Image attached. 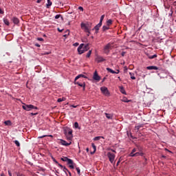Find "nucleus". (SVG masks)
Returning a JSON list of instances; mask_svg holds the SVG:
<instances>
[{
    "mask_svg": "<svg viewBox=\"0 0 176 176\" xmlns=\"http://www.w3.org/2000/svg\"><path fill=\"white\" fill-rule=\"evenodd\" d=\"M84 46V47H83ZM90 47H89V44L85 45V44L82 43L78 47V52L79 54H83L84 52H87Z\"/></svg>",
    "mask_w": 176,
    "mask_h": 176,
    "instance_id": "f257e3e1",
    "label": "nucleus"
},
{
    "mask_svg": "<svg viewBox=\"0 0 176 176\" xmlns=\"http://www.w3.org/2000/svg\"><path fill=\"white\" fill-rule=\"evenodd\" d=\"M81 28L85 31V32L87 33V36H89L90 35V30L91 28L86 23H82L80 25Z\"/></svg>",
    "mask_w": 176,
    "mask_h": 176,
    "instance_id": "f03ea898",
    "label": "nucleus"
},
{
    "mask_svg": "<svg viewBox=\"0 0 176 176\" xmlns=\"http://www.w3.org/2000/svg\"><path fill=\"white\" fill-rule=\"evenodd\" d=\"M61 160H62L63 162H67V164H70V165L69 166V167L70 168H74V161H72V160L69 159V158L67 157H62V158H61Z\"/></svg>",
    "mask_w": 176,
    "mask_h": 176,
    "instance_id": "7ed1b4c3",
    "label": "nucleus"
},
{
    "mask_svg": "<svg viewBox=\"0 0 176 176\" xmlns=\"http://www.w3.org/2000/svg\"><path fill=\"white\" fill-rule=\"evenodd\" d=\"M65 135L68 141H72V138L74 137V135H72V130H69L68 131L67 130H65Z\"/></svg>",
    "mask_w": 176,
    "mask_h": 176,
    "instance_id": "20e7f679",
    "label": "nucleus"
},
{
    "mask_svg": "<svg viewBox=\"0 0 176 176\" xmlns=\"http://www.w3.org/2000/svg\"><path fill=\"white\" fill-rule=\"evenodd\" d=\"M23 109L25 111H31V109H38V107H34L32 104H24L22 106Z\"/></svg>",
    "mask_w": 176,
    "mask_h": 176,
    "instance_id": "39448f33",
    "label": "nucleus"
},
{
    "mask_svg": "<svg viewBox=\"0 0 176 176\" xmlns=\"http://www.w3.org/2000/svg\"><path fill=\"white\" fill-rule=\"evenodd\" d=\"M107 157L109 158V162L112 164H115V157H116L115 154H113V153H112L111 152H109V153H107Z\"/></svg>",
    "mask_w": 176,
    "mask_h": 176,
    "instance_id": "423d86ee",
    "label": "nucleus"
},
{
    "mask_svg": "<svg viewBox=\"0 0 176 176\" xmlns=\"http://www.w3.org/2000/svg\"><path fill=\"white\" fill-rule=\"evenodd\" d=\"M100 91L104 94V96H109V91L107 87H100Z\"/></svg>",
    "mask_w": 176,
    "mask_h": 176,
    "instance_id": "0eeeda50",
    "label": "nucleus"
},
{
    "mask_svg": "<svg viewBox=\"0 0 176 176\" xmlns=\"http://www.w3.org/2000/svg\"><path fill=\"white\" fill-rule=\"evenodd\" d=\"M111 47H112V45L111 44V43H109L104 47V53L108 54V53H109V50L111 49Z\"/></svg>",
    "mask_w": 176,
    "mask_h": 176,
    "instance_id": "6e6552de",
    "label": "nucleus"
},
{
    "mask_svg": "<svg viewBox=\"0 0 176 176\" xmlns=\"http://www.w3.org/2000/svg\"><path fill=\"white\" fill-rule=\"evenodd\" d=\"M60 144L61 145L65 146H69V145H71V144H72V141H69V142H67L65 140H62V139H60Z\"/></svg>",
    "mask_w": 176,
    "mask_h": 176,
    "instance_id": "1a4fd4ad",
    "label": "nucleus"
},
{
    "mask_svg": "<svg viewBox=\"0 0 176 176\" xmlns=\"http://www.w3.org/2000/svg\"><path fill=\"white\" fill-rule=\"evenodd\" d=\"M93 79L94 80H96L97 82H100V80H101V77H100V76H98V73H97V71H96L94 73Z\"/></svg>",
    "mask_w": 176,
    "mask_h": 176,
    "instance_id": "9d476101",
    "label": "nucleus"
},
{
    "mask_svg": "<svg viewBox=\"0 0 176 176\" xmlns=\"http://www.w3.org/2000/svg\"><path fill=\"white\" fill-rule=\"evenodd\" d=\"M95 60L96 61V63H103V61H106V59L101 56H97L95 58Z\"/></svg>",
    "mask_w": 176,
    "mask_h": 176,
    "instance_id": "9b49d317",
    "label": "nucleus"
},
{
    "mask_svg": "<svg viewBox=\"0 0 176 176\" xmlns=\"http://www.w3.org/2000/svg\"><path fill=\"white\" fill-rule=\"evenodd\" d=\"M75 85H78L80 87H83V90H85V87H86V83L85 82L80 83L79 82L75 81Z\"/></svg>",
    "mask_w": 176,
    "mask_h": 176,
    "instance_id": "f8f14e48",
    "label": "nucleus"
},
{
    "mask_svg": "<svg viewBox=\"0 0 176 176\" xmlns=\"http://www.w3.org/2000/svg\"><path fill=\"white\" fill-rule=\"evenodd\" d=\"M102 25V23H101L99 22V23H98V25H96L94 27V30H96V34L98 32V30H100V28Z\"/></svg>",
    "mask_w": 176,
    "mask_h": 176,
    "instance_id": "ddd939ff",
    "label": "nucleus"
},
{
    "mask_svg": "<svg viewBox=\"0 0 176 176\" xmlns=\"http://www.w3.org/2000/svg\"><path fill=\"white\" fill-rule=\"evenodd\" d=\"M80 78H87V76L83 75V74H80L78 76H77L76 78H75V82H76L78 80V79H79Z\"/></svg>",
    "mask_w": 176,
    "mask_h": 176,
    "instance_id": "4468645a",
    "label": "nucleus"
},
{
    "mask_svg": "<svg viewBox=\"0 0 176 176\" xmlns=\"http://www.w3.org/2000/svg\"><path fill=\"white\" fill-rule=\"evenodd\" d=\"M12 21L14 23V24H19V23H20V21L17 17L12 18Z\"/></svg>",
    "mask_w": 176,
    "mask_h": 176,
    "instance_id": "2eb2a0df",
    "label": "nucleus"
},
{
    "mask_svg": "<svg viewBox=\"0 0 176 176\" xmlns=\"http://www.w3.org/2000/svg\"><path fill=\"white\" fill-rule=\"evenodd\" d=\"M140 155H142V153H135L133 155V153H130L129 156H131V157H137V156H140Z\"/></svg>",
    "mask_w": 176,
    "mask_h": 176,
    "instance_id": "dca6fc26",
    "label": "nucleus"
},
{
    "mask_svg": "<svg viewBox=\"0 0 176 176\" xmlns=\"http://www.w3.org/2000/svg\"><path fill=\"white\" fill-rule=\"evenodd\" d=\"M146 69H155V71H157V69H159V67H157V66H148L146 67Z\"/></svg>",
    "mask_w": 176,
    "mask_h": 176,
    "instance_id": "f3484780",
    "label": "nucleus"
},
{
    "mask_svg": "<svg viewBox=\"0 0 176 176\" xmlns=\"http://www.w3.org/2000/svg\"><path fill=\"white\" fill-rule=\"evenodd\" d=\"M91 146L94 149V151L93 152H91V155H94V153H96V144H94V143H92L91 144Z\"/></svg>",
    "mask_w": 176,
    "mask_h": 176,
    "instance_id": "a211bd4d",
    "label": "nucleus"
},
{
    "mask_svg": "<svg viewBox=\"0 0 176 176\" xmlns=\"http://www.w3.org/2000/svg\"><path fill=\"white\" fill-rule=\"evenodd\" d=\"M120 91L122 94H126V90H124V88L123 87H120Z\"/></svg>",
    "mask_w": 176,
    "mask_h": 176,
    "instance_id": "6ab92c4d",
    "label": "nucleus"
},
{
    "mask_svg": "<svg viewBox=\"0 0 176 176\" xmlns=\"http://www.w3.org/2000/svg\"><path fill=\"white\" fill-rule=\"evenodd\" d=\"M4 124L6 126H12V122L10 120H6L4 122Z\"/></svg>",
    "mask_w": 176,
    "mask_h": 176,
    "instance_id": "aec40b11",
    "label": "nucleus"
},
{
    "mask_svg": "<svg viewBox=\"0 0 176 176\" xmlns=\"http://www.w3.org/2000/svg\"><path fill=\"white\" fill-rule=\"evenodd\" d=\"M106 118H107V119H112V115L108 113H104Z\"/></svg>",
    "mask_w": 176,
    "mask_h": 176,
    "instance_id": "412c9836",
    "label": "nucleus"
},
{
    "mask_svg": "<svg viewBox=\"0 0 176 176\" xmlns=\"http://www.w3.org/2000/svg\"><path fill=\"white\" fill-rule=\"evenodd\" d=\"M47 3L46 4V7L47 8H50V6H52V3L50 0H47Z\"/></svg>",
    "mask_w": 176,
    "mask_h": 176,
    "instance_id": "4be33fe9",
    "label": "nucleus"
},
{
    "mask_svg": "<svg viewBox=\"0 0 176 176\" xmlns=\"http://www.w3.org/2000/svg\"><path fill=\"white\" fill-rule=\"evenodd\" d=\"M3 23L6 24V25H10V23H9V20H8V19H3Z\"/></svg>",
    "mask_w": 176,
    "mask_h": 176,
    "instance_id": "5701e85b",
    "label": "nucleus"
},
{
    "mask_svg": "<svg viewBox=\"0 0 176 176\" xmlns=\"http://www.w3.org/2000/svg\"><path fill=\"white\" fill-rule=\"evenodd\" d=\"M101 138H104V137H102V136H97V137H95V138H94V141H98V140H101Z\"/></svg>",
    "mask_w": 176,
    "mask_h": 176,
    "instance_id": "b1692460",
    "label": "nucleus"
},
{
    "mask_svg": "<svg viewBox=\"0 0 176 176\" xmlns=\"http://www.w3.org/2000/svg\"><path fill=\"white\" fill-rule=\"evenodd\" d=\"M107 30H109V26L108 25H104V26L102 27V30H103V31H107Z\"/></svg>",
    "mask_w": 176,
    "mask_h": 176,
    "instance_id": "393cba45",
    "label": "nucleus"
},
{
    "mask_svg": "<svg viewBox=\"0 0 176 176\" xmlns=\"http://www.w3.org/2000/svg\"><path fill=\"white\" fill-rule=\"evenodd\" d=\"M107 71H108V72H110L111 74H115V71H113L112 69L107 67Z\"/></svg>",
    "mask_w": 176,
    "mask_h": 176,
    "instance_id": "a878e982",
    "label": "nucleus"
},
{
    "mask_svg": "<svg viewBox=\"0 0 176 176\" xmlns=\"http://www.w3.org/2000/svg\"><path fill=\"white\" fill-rule=\"evenodd\" d=\"M129 75H130V76H131V79H133V80H135V76H134V73L130 72V73H129Z\"/></svg>",
    "mask_w": 176,
    "mask_h": 176,
    "instance_id": "bb28decb",
    "label": "nucleus"
},
{
    "mask_svg": "<svg viewBox=\"0 0 176 176\" xmlns=\"http://www.w3.org/2000/svg\"><path fill=\"white\" fill-rule=\"evenodd\" d=\"M112 24V19H109L107 21V25H108L109 27Z\"/></svg>",
    "mask_w": 176,
    "mask_h": 176,
    "instance_id": "cd10ccee",
    "label": "nucleus"
},
{
    "mask_svg": "<svg viewBox=\"0 0 176 176\" xmlns=\"http://www.w3.org/2000/svg\"><path fill=\"white\" fill-rule=\"evenodd\" d=\"M147 56H148V58H150V59L156 58V57H157V55H156V54H154L153 56H149L147 54Z\"/></svg>",
    "mask_w": 176,
    "mask_h": 176,
    "instance_id": "c85d7f7f",
    "label": "nucleus"
},
{
    "mask_svg": "<svg viewBox=\"0 0 176 176\" xmlns=\"http://www.w3.org/2000/svg\"><path fill=\"white\" fill-rule=\"evenodd\" d=\"M57 101L58 102H63V101H65V98H58Z\"/></svg>",
    "mask_w": 176,
    "mask_h": 176,
    "instance_id": "c756f323",
    "label": "nucleus"
},
{
    "mask_svg": "<svg viewBox=\"0 0 176 176\" xmlns=\"http://www.w3.org/2000/svg\"><path fill=\"white\" fill-rule=\"evenodd\" d=\"M63 171H65V173L67 174V171L69 173V175H71V172L67 169V168L64 167L63 168Z\"/></svg>",
    "mask_w": 176,
    "mask_h": 176,
    "instance_id": "7c9ffc66",
    "label": "nucleus"
},
{
    "mask_svg": "<svg viewBox=\"0 0 176 176\" xmlns=\"http://www.w3.org/2000/svg\"><path fill=\"white\" fill-rule=\"evenodd\" d=\"M14 142L15 145H16V146H20V142H19V140H14Z\"/></svg>",
    "mask_w": 176,
    "mask_h": 176,
    "instance_id": "2f4dec72",
    "label": "nucleus"
},
{
    "mask_svg": "<svg viewBox=\"0 0 176 176\" xmlns=\"http://www.w3.org/2000/svg\"><path fill=\"white\" fill-rule=\"evenodd\" d=\"M104 17H105V15H102L101 17H100V24H102V21L104 20Z\"/></svg>",
    "mask_w": 176,
    "mask_h": 176,
    "instance_id": "473e14b6",
    "label": "nucleus"
},
{
    "mask_svg": "<svg viewBox=\"0 0 176 176\" xmlns=\"http://www.w3.org/2000/svg\"><path fill=\"white\" fill-rule=\"evenodd\" d=\"M45 137H50V141H52L53 140V135H45Z\"/></svg>",
    "mask_w": 176,
    "mask_h": 176,
    "instance_id": "72a5a7b5",
    "label": "nucleus"
},
{
    "mask_svg": "<svg viewBox=\"0 0 176 176\" xmlns=\"http://www.w3.org/2000/svg\"><path fill=\"white\" fill-rule=\"evenodd\" d=\"M60 17H61V19H63V16H61V14H56L55 16V19L57 20L58 19H60Z\"/></svg>",
    "mask_w": 176,
    "mask_h": 176,
    "instance_id": "f704fd0d",
    "label": "nucleus"
},
{
    "mask_svg": "<svg viewBox=\"0 0 176 176\" xmlns=\"http://www.w3.org/2000/svg\"><path fill=\"white\" fill-rule=\"evenodd\" d=\"M76 170L78 174V175H80V168H79L78 167H76Z\"/></svg>",
    "mask_w": 176,
    "mask_h": 176,
    "instance_id": "c9c22d12",
    "label": "nucleus"
},
{
    "mask_svg": "<svg viewBox=\"0 0 176 176\" xmlns=\"http://www.w3.org/2000/svg\"><path fill=\"white\" fill-rule=\"evenodd\" d=\"M90 56H91V50H89V52H88V53L87 54V57H90Z\"/></svg>",
    "mask_w": 176,
    "mask_h": 176,
    "instance_id": "e433bc0d",
    "label": "nucleus"
},
{
    "mask_svg": "<svg viewBox=\"0 0 176 176\" xmlns=\"http://www.w3.org/2000/svg\"><path fill=\"white\" fill-rule=\"evenodd\" d=\"M122 101H123V102H130V101H131V100H128L127 98H124V99L122 100Z\"/></svg>",
    "mask_w": 176,
    "mask_h": 176,
    "instance_id": "4c0bfd02",
    "label": "nucleus"
},
{
    "mask_svg": "<svg viewBox=\"0 0 176 176\" xmlns=\"http://www.w3.org/2000/svg\"><path fill=\"white\" fill-rule=\"evenodd\" d=\"M66 33H67V34H64L63 36L67 37V35H69V30H67L66 31Z\"/></svg>",
    "mask_w": 176,
    "mask_h": 176,
    "instance_id": "58836bf2",
    "label": "nucleus"
},
{
    "mask_svg": "<svg viewBox=\"0 0 176 176\" xmlns=\"http://www.w3.org/2000/svg\"><path fill=\"white\" fill-rule=\"evenodd\" d=\"M141 127H142V125H138L135 126L136 130H140V129H141Z\"/></svg>",
    "mask_w": 176,
    "mask_h": 176,
    "instance_id": "ea45409f",
    "label": "nucleus"
},
{
    "mask_svg": "<svg viewBox=\"0 0 176 176\" xmlns=\"http://www.w3.org/2000/svg\"><path fill=\"white\" fill-rule=\"evenodd\" d=\"M74 127H75L76 129H78V127H79V124H78V122H75V123H74Z\"/></svg>",
    "mask_w": 176,
    "mask_h": 176,
    "instance_id": "a19ab883",
    "label": "nucleus"
},
{
    "mask_svg": "<svg viewBox=\"0 0 176 176\" xmlns=\"http://www.w3.org/2000/svg\"><path fill=\"white\" fill-rule=\"evenodd\" d=\"M135 152H137V149L133 148L131 153H132V155H134Z\"/></svg>",
    "mask_w": 176,
    "mask_h": 176,
    "instance_id": "79ce46f5",
    "label": "nucleus"
},
{
    "mask_svg": "<svg viewBox=\"0 0 176 176\" xmlns=\"http://www.w3.org/2000/svg\"><path fill=\"white\" fill-rule=\"evenodd\" d=\"M78 10H81V12H83V7H81V6L78 7Z\"/></svg>",
    "mask_w": 176,
    "mask_h": 176,
    "instance_id": "37998d69",
    "label": "nucleus"
},
{
    "mask_svg": "<svg viewBox=\"0 0 176 176\" xmlns=\"http://www.w3.org/2000/svg\"><path fill=\"white\" fill-rule=\"evenodd\" d=\"M8 175L9 176H12V171H10V170L8 171Z\"/></svg>",
    "mask_w": 176,
    "mask_h": 176,
    "instance_id": "c03bdc74",
    "label": "nucleus"
},
{
    "mask_svg": "<svg viewBox=\"0 0 176 176\" xmlns=\"http://www.w3.org/2000/svg\"><path fill=\"white\" fill-rule=\"evenodd\" d=\"M4 12L2 9L0 8V14H3Z\"/></svg>",
    "mask_w": 176,
    "mask_h": 176,
    "instance_id": "a18cd8bd",
    "label": "nucleus"
},
{
    "mask_svg": "<svg viewBox=\"0 0 176 176\" xmlns=\"http://www.w3.org/2000/svg\"><path fill=\"white\" fill-rule=\"evenodd\" d=\"M53 160L56 164H58V162H57V160H56L54 158H53Z\"/></svg>",
    "mask_w": 176,
    "mask_h": 176,
    "instance_id": "49530a36",
    "label": "nucleus"
},
{
    "mask_svg": "<svg viewBox=\"0 0 176 176\" xmlns=\"http://www.w3.org/2000/svg\"><path fill=\"white\" fill-rule=\"evenodd\" d=\"M37 41H43V38H37Z\"/></svg>",
    "mask_w": 176,
    "mask_h": 176,
    "instance_id": "de8ad7c7",
    "label": "nucleus"
},
{
    "mask_svg": "<svg viewBox=\"0 0 176 176\" xmlns=\"http://www.w3.org/2000/svg\"><path fill=\"white\" fill-rule=\"evenodd\" d=\"M35 46H36L37 47H41V45H39L38 43H36Z\"/></svg>",
    "mask_w": 176,
    "mask_h": 176,
    "instance_id": "09e8293b",
    "label": "nucleus"
},
{
    "mask_svg": "<svg viewBox=\"0 0 176 176\" xmlns=\"http://www.w3.org/2000/svg\"><path fill=\"white\" fill-rule=\"evenodd\" d=\"M124 54H126V52H122L121 53V55L122 56V57H124Z\"/></svg>",
    "mask_w": 176,
    "mask_h": 176,
    "instance_id": "8fccbe9b",
    "label": "nucleus"
},
{
    "mask_svg": "<svg viewBox=\"0 0 176 176\" xmlns=\"http://www.w3.org/2000/svg\"><path fill=\"white\" fill-rule=\"evenodd\" d=\"M74 46H79V43H75L74 44Z\"/></svg>",
    "mask_w": 176,
    "mask_h": 176,
    "instance_id": "3c124183",
    "label": "nucleus"
},
{
    "mask_svg": "<svg viewBox=\"0 0 176 176\" xmlns=\"http://www.w3.org/2000/svg\"><path fill=\"white\" fill-rule=\"evenodd\" d=\"M58 31L59 32H63V29H62V30H60L59 28H58Z\"/></svg>",
    "mask_w": 176,
    "mask_h": 176,
    "instance_id": "603ef678",
    "label": "nucleus"
},
{
    "mask_svg": "<svg viewBox=\"0 0 176 176\" xmlns=\"http://www.w3.org/2000/svg\"><path fill=\"white\" fill-rule=\"evenodd\" d=\"M119 72H120V71H119V69H117L116 72H115V74H119Z\"/></svg>",
    "mask_w": 176,
    "mask_h": 176,
    "instance_id": "864d4df0",
    "label": "nucleus"
},
{
    "mask_svg": "<svg viewBox=\"0 0 176 176\" xmlns=\"http://www.w3.org/2000/svg\"><path fill=\"white\" fill-rule=\"evenodd\" d=\"M72 107H73V108H77V107H78V105H72Z\"/></svg>",
    "mask_w": 176,
    "mask_h": 176,
    "instance_id": "5fc2aeb1",
    "label": "nucleus"
},
{
    "mask_svg": "<svg viewBox=\"0 0 176 176\" xmlns=\"http://www.w3.org/2000/svg\"><path fill=\"white\" fill-rule=\"evenodd\" d=\"M111 152H113L114 153H116V151L111 149Z\"/></svg>",
    "mask_w": 176,
    "mask_h": 176,
    "instance_id": "6e6d98bb",
    "label": "nucleus"
},
{
    "mask_svg": "<svg viewBox=\"0 0 176 176\" xmlns=\"http://www.w3.org/2000/svg\"><path fill=\"white\" fill-rule=\"evenodd\" d=\"M38 138H45V135H43V136L38 137Z\"/></svg>",
    "mask_w": 176,
    "mask_h": 176,
    "instance_id": "4d7b16f0",
    "label": "nucleus"
},
{
    "mask_svg": "<svg viewBox=\"0 0 176 176\" xmlns=\"http://www.w3.org/2000/svg\"><path fill=\"white\" fill-rule=\"evenodd\" d=\"M120 163V161H118V162H117V166H119V164Z\"/></svg>",
    "mask_w": 176,
    "mask_h": 176,
    "instance_id": "13d9d810",
    "label": "nucleus"
},
{
    "mask_svg": "<svg viewBox=\"0 0 176 176\" xmlns=\"http://www.w3.org/2000/svg\"><path fill=\"white\" fill-rule=\"evenodd\" d=\"M59 167H63V165L58 164Z\"/></svg>",
    "mask_w": 176,
    "mask_h": 176,
    "instance_id": "bf43d9fd",
    "label": "nucleus"
},
{
    "mask_svg": "<svg viewBox=\"0 0 176 176\" xmlns=\"http://www.w3.org/2000/svg\"><path fill=\"white\" fill-rule=\"evenodd\" d=\"M37 114H38L37 113H32V115H37Z\"/></svg>",
    "mask_w": 176,
    "mask_h": 176,
    "instance_id": "052dcab7",
    "label": "nucleus"
},
{
    "mask_svg": "<svg viewBox=\"0 0 176 176\" xmlns=\"http://www.w3.org/2000/svg\"><path fill=\"white\" fill-rule=\"evenodd\" d=\"M18 176H25V175H23V174H20V175H18Z\"/></svg>",
    "mask_w": 176,
    "mask_h": 176,
    "instance_id": "680f3d73",
    "label": "nucleus"
},
{
    "mask_svg": "<svg viewBox=\"0 0 176 176\" xmlns=\"http://www.w3.org/2000/svg\"><path fill=\"white\" fill-rule=\"evenodd\" d=\"M87 152H89V148H86Z\"/></svg>",
    "mask_w": 176,
    "mask_h": 176,
    "instance_id": "e2e57ef3",
    "label": "nucleus"
},
{
    "mask_svg": "<svg viewBox=\"0 0 176 176\" xmlns=\"http://www.w3.org/2000/svg\"><path fill=\"white\" fill-rule=\"evenodd\" d=\"M41 2V0L37 1V3H39Z\"/></svg>",
    "mask_w": 176,
    "mask_h": 176,
    "instance_id": "0e129e2a",
    "label": "nucleus"
},
{
    "mask_svg": "<svg viewBox=\"0 0 176 176\" xmlns=\"http://www.w3.org/2000/svg\"><path fill=\"white\" fill-rule=\"evenodd\" d=\"M1 176H5V174L1 173Z\"/></svg>",
    "mask_w": 176,
    "mask_h": 176,
    "instance_id": "69168bd1",
    "label": "nucleus"
},
{
    "mask_svg": "<svg viewBox=\"0 0 176 176\" xmlns=\"http://www.w3.org/2000/svg\"><path fill=\"white\" fill-rule=\"evenodd\" d=\"M105 79H107L105 77L103 78L102 82H104V80H105Z\"/></svg>",
    "mask_w": 176,
    "mask_h": 176,
    "instance_id": "338daca9",
    "label": "nucleus"
},
{
    "mask_svg": "<svg viewBox=\"0 0 176 176\" xmlns=\"http://www.w3.org/2000/svg\"><path fill=\"white\" fill-rule=\"evenodd\" d=\"M124 69H125V71H127V67H124Z\"/></svg>",
    "mask_w": 176,
    "mask_h": 176,
    "instance_id": "774afa93",
    "label": "nucleus"
}]
</instances>
